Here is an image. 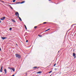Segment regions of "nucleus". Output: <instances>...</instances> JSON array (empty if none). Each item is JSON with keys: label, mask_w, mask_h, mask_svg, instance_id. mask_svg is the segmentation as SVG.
<instances>
[{"label": "nucleus", "mask_w": 76, "mask_h": 76, "mask_svg": "<svg viewBox=\"0 0 76 76\" xmlns=\"http://www.w3.org/2000/svg\"><path fill=\"white\" fill-rule=\"evenodd\" d=\"M15 56L16 57H17L18 58H21V56L20 55V54L16 53L15 54Z\"/></svg>", "instance_id": "nucleus-1"}, {"label": "nucleus", "mask_w": 76, "mask_h": 76, "mask_svg": "<svg viewBox=\"0 0 76 76\" xmlns=\"http://www.w3.org/2000/svg\"><path fill=\"white\" fill-rule=\"evenodd\" d=\"M6 18V17H3V18H1L0 19L1 20H4Z\"/></svg>", "instance_id": "nucleus-2"}, {"label": "nucleus", "mask_w": 76, "mask_h": 76, "mask_svg": "<svg viewBox=\"0 0 76 76\" xmlns=\"http://www.w3.org/2000/svg\"><path fill=\"white\" fill-rule=\"evenodd\" d=\"M73 56L74 57V58H75L76 57V54L75 53H73Z\"/></svg>", "instance_id": "nucleus-3"}, {"label": "nucleus", "mask_w": 76, "mask_h": 76, "mask_svg": "<svg viewBox=\"0 0 76 76\" xmlns=\"http://www.w3.org/2000/svg\"><path fill=\"white\" fill-rule=\"evenodd\" d=\"M37 73L38 74H41L42 73V71H39L37 72Z\"/></svg>", "instance_id": "nucleus-4"}, {"label": "nucleus", "mask_w": 76, "mask_h": 76, "mask_svg": "<svg viewBox=\"0 0 76 76\" xmlns=\"http://www.w3.org/2000/svg\"><path fill=\"white\" fill-rule=\"evenodd\" d=\"M1 38L2 39H6V38H7V37H1Z\"/></svg>", "instance_id": "nucleus-5"}, {"label": "nucleus", "mask_w": 76, "mask_h": 76, "mask_svg": "<svg viewBox=\"0 0 76 76\" xmlns=\"http://www.w3.org/2000/svg\"><path fill=\"white\" fill-rule=\"evenodd\" d=\"M37 68H38L37 69H38L39 67L37 66H35L33 68V69H37Z\"/></svg>", "instance_id": "nucleus-6"}, {"label": "nucleus", "mask_w": 76, "mask_h": 76, "mask_svg": "<svg viewBox=\"0 0 76 76\" xmlns=\"http://www.w3.org/2000/svg\"><path fill=\"white\" fill-rule=\"evenodd\" d=\"M4 72L5 73V74H6L7 73V70H6V69H4Z\"/></svg>", "instance_id": "nucleus-7"}, {"label": "nucleus", "mask_w": 76, "mask_h": 76, "mask_svg": "<svg viewBox=\"0 0 76 76\" xmlns=\"http://www.w3.org/2000/svg\"><path fill=\"white\" fill-rule=\"evenodd\" d=\"M17 14L18 15H19V13L18 12H15V15H16V16H17Z\"/></svg>", "instance_id": "nucleus-8"}, {"label": "nucleus", "mask_w": 76, "mask_h": 76, "mask_svg": "<svg viewBox=\"0 0 76 76\" xmlns=\"http://www.w3.org/2000/svg\"><path fill=\"white\" fill-rule=\"evenodd\" d=\"M11 20H12V21L13 22H14L15 23H16V21H15V20H14L13 19H12Z\"/></svg>", "instance_id": "nucleus-9"}, {"label": "nucleus", "mask_w": 76, "mask_h": 76, "mask_svg": "<svg viewBox=\"0 0 76 76\" xmlns=\"http://www.w3.org/2000/svg\"><path fill=\"white\" fill-rule=\"evenodd\" d=\"M25 1H22L21 2H20V4H22L23 3H25Z\"/></svg>", "instance_id": "nucleus-10"}, {"label": "nucleus", "mask_w": 76, "mask_h": 76, "mask_svg": "<svg viewBox=\"0 0 76 76\" xmlns=\"http://www.w3.org/2000/svg\"><path fill=\"white\" fill-rule=\"evenodd\" d=\"M2 69H3V66H2L1 67V71H0L1 72H2Z\"/></svg>", "instance_id": "nucleus-11"}, {"label": "nucleus", "mask_w": 76, "mask_h": 76, "mask_svg": "<svg viewBox=\"0 0 76 76\" xmlns=\"http://www.w3.org/2000/svg\"><path fill=\"white\" fill-rule=\"evenodd\" d=\"M20 2H18L16 3V4H20Z\"/></svg>", "instance_id": "nucleus-12"}, {"label": "nucleus", "mask_w": 76, "mask_h": 76, "mask_svg": "<svg viewBox=\"0 0 76 76\" xmlns=\"http://www.w3.org/2000/svg\"><path fill=\"white\" fill-rule=\"evenodd\" d=\"M24 26L25 27V28L26 29V30L27 29V28H26V25H24Z\"/></svg>", "instance_id": "nucleus-13"}, {"label": "nucleus", "mask_w": 76, "mask_h": 76, "mask_svg": "<svg viewBox=\"0 0 76 76\" xmlns=\"http://www.w3.org/2000/svg\"><path fill=\"white\" fill-rule=\"evenodd\" d=\"M50 30V29H48V30H46L45 31V32H46V31H49V30Z\"/></svg>", "instance_id": "nucleus-14"}, {"label": "nucleus", "mask_w": 76, "mask_h": 76, "mask_svg": "<svg viewBox=\"0 0 76 76\" xmlns=\"http://www.w3.org/2000/svg\"><path fill=\"white\" fill-rule=\"evenodd\" d=\"M38 36H39V37H42V35H39Z\"/></svg>", "instance_id": "nucleus-15"}, {"label": "nucleus", "mask_w": 76, "mask_h": 76, "mask_svg": "<svg viewBox=\"0 0 76 76\" xmlns=\"http://www.w3.org/2000/svg\"><path fill=\"white\" fill-rule=\"evenodd\" d=\"M19 19H20V21H22V19H21V18H20L19 17Z\"/></svg>", "instance_id": "nucleus-16"}, {"label": "nucleus", "mask_w": 76, "mask_h": 76, "mask_svg": "<svg viewBox=\"0 0 76 76\" xmlns=\"http://www.w3.org/2000/svg\"><path fill=\"white\" fill-rule=\"evenodd\" d=\"M37 28V26H35L34 27V29H36Z\"/></svg>", "instance_id": "nucleus-17"}, {"label": "nucleus", "mask_w": 76, "mask_h": 76, "mask_svg": "<svg viewBox=\"0 0 76 76\" xmlns=\"http://www.w3.org/2000/svg\"><path fill=\"white\" fill-rule=\"evenodd\" d=\"M16 1V0H13V2H15Z\"/></svg>", "instance_id": "nucleus-18"}, {"label": "nucleus", "mask_w": 76, "mask_h": 76, "mask_svg": "<svg viewBox=\"0 0 76 76\" xmlns=\"http://www.w3.org/2000/svg\"><path fill=\"white\" fill-rule=\"evenodd\" d=\"M12 28H10V31H11L12 30Z\"/></svg>", "instance_id": "nucleus-19"}, {"label": "nucleus", "mask_w": 76, "mask_h": 76, "mask_svg": "<svg viewBox=\"0 0 76 76\" xmlns=\"http://www.w3.org/2000/svg\"><path fill=\"white\" fill-rule=\"evenodd\" d=\"M12 70H13V72H15V69H12Z\"/></svg>", "instance_id": "nucleus-20"}, {"label": "nucleus", "mask_w": 76, "mask_h": 76, "mask_svg": "<svg viewBox=\"0 0 76 76\" xmlns=\"http://www.w3.org/2000/svg\"><path fill=\"white\" fill-rule=\"evenodd\" d=\"M52 72V71H51L49 72V73H51V72Z\"/></svg>", "instance_id": "nucleus-21"}, {"label": "nucleus", "mask_w": 76, "mask_h": 76, "mask_svg": "<svg viewBox=\"0 0 76 76\" xmlns=\"http://www.w3.org/2000/svg\"><path fill=\"white\" fill-rule=\"evenodd\" d=\"M43 23L44 24H45V23H47V22H45Z\"/></svg>", "instance_id": "nucleus-22"}, {"label": "nucleus", "mask_w": 76, "mask_h": 76, "mask_svg": "<svg viewBox=\"0 0 76 76\" xmlns=\"http://www.w3.org/2000/svg\"><path fill=\"white\" fill-rule=\"evenodd\" d=\"M18 18H20V17H19V15H18Z\"/></svg>", "instance_id": "nucleus-23"}, {"label": "nucleus", "mask_w": 76, "mask_h": 76, "mask_svg": "<svg viewBox=\"0 0 76 76\" xmlns=\"http://www.w3.org/2000/svg\"><path fill=\"white\" fill-rule=\"evenodd\" d=\"M28 40H27L26 41V42H28Z\"/></svg>", "instance_id": "nucleus-24"}, {"label": "nucleus", "mask_w": 76, "mask_h": 76, "mask_svg": "<svg viewBox=\"0 0 76 76\" xmlns=\"http://www.w3.org/2000/svg\"><path fill=\"white\" fill-rule=\"evenodd\" d=\"M10 7V8H11V9H13V8H12V7Z\"/></svg>", "instance_id": "nucleus-25"}, {"label": "nucleus", "mask_w": 76, "mask_h": 76, "mask_svg": "<svg viewBox=\"0 0 76 76\" xmlns=\"http://www.w3.org/2000/svg\"><path fill=\"white\" fill-rule=\"evenodd\" d=\"M56 64H54V66H56Z\"/></svg>", "instance_id": "nucleus-26"}, {"label": "nucleus", "mask_w": 76, "mask_h": 76, "mask_svg": "<svg viewBox=\"0 0 76 76\" xmlns=\"http://www.w3.org/2000/svg\"><path fill=\"white\" fill-rule=\"evenodd\" d=\"M1 48H0V51H1Z\"/></svg>", "instance_id": "nucleus-27"}, {"label": "nucleus", "mask_w": 76, "mask_h": 76, "mask_svg": "<svg viewBox=\"0 0 76 76\" xmlns=\"http://www.w3.org/2000/svg\"><path fill=\"white\" fill-rule=\"evenodd\" d=\"M49 0V1H51V0Z\"/></svg>", "instance_id": "nucleus-28"}, {"label": "nucleus", "mask_w": 76, "mask_h": 76, "mask_svg": "<svg viewBox=\"0 0 76 76\" xmlns=\"http://www.w3.org/2000/svg\"><path fill=\"white\" fill-rule=\"evenodd\" d=\"M2 1V2H4V1Z\"/></svg>", "instance_id": "nucleus-29"}, {"label": "nucleus", "mask_w": 76, "mask_h": 76, "mask_svg": "<svg viewBox=\"0 0 76 76\" xmlns=\"http://www.w3.org/2000/svg\"><path fill=\"white\" fill-rule=\"evenodd\" d=\"M59 52H60V51H58V53H59Z\"/></svg>", "instance_id": "nucleus-30"}, {"label": "nucleus", "mask_w": 76, "mask_h": 76, "mask_svg": "<svg viewBox=\"0 0 76 76\" xmlns=\"http://www.w3.org/2000/svg\"><path fill=\"white\" fill-rule=\"evenodd\" d=\"M0 23H1V21L0 20Z\"/></svg>", "instance_id": "nucleus-31"}, {"label": "nucleus", "mask_w": 76, "mask_h": 76, "mask_svg": "<svg viewBox=\"0 0 76 76\" xmlns=\"http://www.w3.org/2000/svg\"><path fill=\"white\" fill-rule=\"evenodd\" d=\"M42 25V24H40V25Z\"/></svg>", "instance_id": "nucleus-32"}, {"label": "nucleus", "mask_w": 76, "mask_h": 76, "mask_svg": "<svg viewBox=\"0 0 76 76\" xmlns=\"http://www.w3.org/2000/svg\"><path fill=\"white\" fill-rule=\"evenodd\" d=\"M55 69V70H56V69Z\"/></svg>", "instance_id": "nucleus-33"}, {"label": "nucleus", "mask_w": 76, "mask_h": 76, "mask_svg": "<svg viewBox=\"0 0 76 76\" xmlns=\"http://www.w3.org/2000/svg\"><path fill=\"white\" fill-rule=\"evenodd\" d=\"M9 6H10V5H9Z\"/></svg>", "instance_id": "nucleus-34"}]
</instances>
